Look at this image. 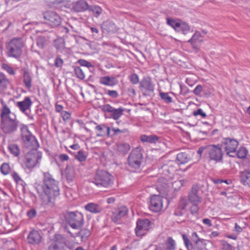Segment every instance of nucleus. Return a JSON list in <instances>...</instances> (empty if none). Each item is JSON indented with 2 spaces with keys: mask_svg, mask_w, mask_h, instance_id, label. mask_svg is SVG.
I'll return each mask as SVG.
<instances>
[{
  "mask_svg": "<svg viewBox=\"0 0 250 250\" xmlns=\"http://www.w3.org/2000/svg\"><path fill=\"white\" fill-rule=\"evenodd\" d=\"M42 189L44 193L42 202L44 205L53 207L56 198L60 195L59 183L49 172H43Z\"/></svg>",
  "mask_w": 250,
  "mask_h": 250,
  "instance_id": "1",
  "label": "nucleus"
},
{
  "mask_svg": "<svg viewBox=\"0 0 250 250\" xmlns=\"http://www.w3.org/2000/svg\"><path fill=\"white\" fill-rule=\"evenodd\" d=\"M0 128L3 133L11 134L15 132L21 125L17 120L16 115L11 113L6 104H3V108L0 113Z\"/></svg>",
  "mask_w": 250,
  "mask_h": 250,
  "instance_id": "2",
  "label": "nucleus"
},
{
  "mask_svg": "<svg viewBox=\"0 0 250 250\" xmlns=\"http://www.w3.org/2000/svg\"><path fill=\"white\" fill-rule=\"evenodd\" d=\"M52 6L58 10L69 13L70 11H85L88 10L89 5L84 0H78L75 3L68 0H55L52 2Z\"/></svg>",
  "mask_w": 250,
  "mask_h": 250,
  "instance_id": "3",
  "label": "nucleus"
},
{
  "mask_svg": "<svg viewBox=\"0 0 250 250\" xmlns=\"http://www.w3.org/2000/svg\"><path fill=\"white\" fill-rule=\"evenodd\" d=\"M20 130L24 146L32 150H37L39 144L35 136L29 131L28 126L21 124Z\"/></svg>",
  "mask_w": 250,
  "mask_h": 250,
  "instance_id": "4",
  "label": "nucleus"
},
{
  "mask_svg": "<svg viewBox=\"0 0 250 250\" xmlns=\"http://www.w3.org/2000/svg\"><path fill=\"white\" fill-rule=\"evenodd\" d=\"M93 183L98 187L107 188L112 185L113 177L105 170L98 169L94 176Z\"/></svg>",
  "mask_w": 250,
  "mask_h": 250,
  "instance_id": "5",
  "label": "nucleus"
},
{
  "mask_svg": "<svg viewBox=\"0 0 250 250\" xmlns=\"http://www.w3.org/2000/svg\"><path fill=\"white\" fill-rule=\"evenodd\" d=\"M207 149V158L208 161H213L215 163L223 161V151L221 145H208Z\"/></svg>",
  "mask_w": 250,
  "mask_h": 250,
  "instance_id": "6",
  "label": "nucleus"
},
{
  "mask_svg": "<svg viewBox=\"0 0 250 250\" xmlns=\"http://www.w3.org/2000/svg\"><path fill=\"white\" fill-rule=\"evenodd\" d=\"M23 46V43L20 39L12 40L6 47L7 56L18 59L21 55Z\"/></svg>",
  "mask_w": 250,
  "mask_h": 250,
  "instance_id": "7",
  "label": "nucleus"
},
{
  "mask_svg": "<svg viewBox=\"0 0 250 250\" xmlns=\"http://www.w3.org/2000/svg\"><path fill=\"white\" fill-rule=\"evenodd\" d=\"M66 248L72 249V247L67 245L66 238L61 234H55L51 241L48 250H66Z\"/></svg>",
  "mask_w": 250,
  "mask_h": 250,
  "instance_id": "8",
  "label": "nucleus"
},
{
  "mask_svg": "<svg viewBox=\"0 0 250 250\" xmlns=\"http://www.w3.org/2000/svg\"><path fill=\"white\" fill-rule=\"evenodd\" d=\"M66 218L68 224L74 229H79L83 224V216L80 212H70Z\"/></svg>",
  "mask_w": 250,
  "mask_h": 250,
  "instance_id": "9",
  "label": "nucleus"
},
{
  "mask_svg": "<svg viewBox=\"0 0 250 250\" xmlns=\"http://www.w3.org/2000/svg\"><path fill=\"white\" fill-rule=\"evenodd\" d=\"M143 160V154L139 148L133 149L128 157V164L130 167L135 169H139Z\"/></svg>",
  "mask_w": 250,
  "mask_h": 250,
  "instance_id": "10",
  "label": "nucleus"
},
{
  "mask_svg": "<svg viewBox=\"0 0 250 250\" xmlns=\"http://www.w3.org/2000/svg\"><path fill=\"white\" fill-rule=\"evenodd\" d=\"M42 159V153L37 150H32L27 153L24 163L27 168L34 167Z\"/></svg>",
  "mask_w": 250,
  "mask_h": 250,
  "instance_id": "11",
  "label": "nucleus"
},
{
  "mask_svg": "<svg viewBox=\"0 0 250 250\" xmlns=\"http://www.w3.org/2000/svg\"><path fill=\"white\" fill-rule=\"evenodd\" d=\"M222 143L225 146L224 149L228 155L230 157H234L231 153H235L239 143L233 138L226 137L222 139Z\"/></svg>",
  "mask_w": 250,
  "mask_h": 250,
  "instance_id": "12",
  "label": "nucleus"
},
{
  "mask_svg": "<svg viewBox=\"0 0 250 250\" xmlns=\"http://www.w3.org/2000/svg\"><path fill=\"white\" fill-rule=\"evenodd\" d=\"M151 222L148 219H139L137 222L135 233L137 236L142 237L146 235L151 228Z\"/></svg>",
  "mask_w": 250,
  "mask_h": 250,
  "instance_id": "13",
  "label": "nucleus"
},
{
  "mask_svg": "<svg viewBox=\"0 0 250 250\" xmlns=\"http://www.w3.org/2000/svg\"><path fill=\"white\" fill-rule=\"evenodd\" d=\"M140 87L146 96H150L154 90V84L149 77L144 78L140 82Z\"/></svg>",
  "mask_w": 250,
  "mask_h": 250,
  "instance_id": "14",
  "label": "nucleus"
},
{
  "mask_svg": "<svg viewBox=\"0 0 250 250\" xmlns=\"http://www.w3.org/2000/svg\"><path fill=\"white\" fill-rule=\"evenodd\" d=\"M163 207L162 198L159 195H153L150 200L149 209L155 212L160 211Z\"/></svg>",
  "mask_w": 250,
  "mask_h": 250,
  "instance_id": "15",
  "label": "nucleus"
},
{
  "mask_svg": "<svg viewBox=\"0 0 250 250\" xmlns=\"http://www.w3.org/2000/svg\"><path fill=\"white\" fill-rule=\"evenodd\" d=\"M200 189L198 185H194L188 194V199L192 203H201L202 198L199 196L198 192Z\"/></svg>",
  "mask_w": 250,
  "mask_h": 250,
  "instance_id": "16",
  "label": "nucleus"
},
{
  "mask_svg": "<svg viewBox=\"0 0 250 250\" xmlns=\"http://www.w3.org/2000/svg\"><path fill=\"white\" fill-rule=\"evenodd\" d=\"M128 212V209L126 207L123 206L119 208L113 212L111 216L112 221L114 222H118L122 218L125 217Z\"/></svg>",
  "mask_w": 250,
  "mask_h": 250,
  "instance_id": "17",
  "label": "nucleus"
},
{
  "mask_svg": "<svg viewBox=\"0 0 250 250\" xmlns=\"http://www.w3.org/2000/svg\"><path fill=\"white\" fill-rule=\"evenodd\" d=\"M32 104V102L29 97H26L22 101L18 102L16 103V106L27 116H28V114L26 113V111L30 108Z\"/></svg>",
  "mask_w": 250,
  "mask_h": 250,
  "instance_id": "18",
  "label": "nucleus"
},
{
  "mask_svg": "<svg viewBox=\"0 0 250 250\" xmlns=\"http://www.w3.org/2000/svg\"><path fill=\"white\" fill-rule=\"evenodd\" d=\"M203 38L200 32L196 31L188 42L191 44L193 48L198 49L203 42Z\"/></svg>",
  "mask_w": 250,
  "mask_h": 250,
  "instance_id": "19",
  "label": "nucleus"
},
{
  "mask_svg": "<svg viewBox=\"0 0 250 250\" xmlns=\"http://www.w3.org/2000/svg\"><path fill=\"white\" fill-rule=\"evenodd\" d=\"M95 129L97 131L96 134L98 137H104L105 135L108 137L110 136V129L109 127L105 124L97 125L95 127Z\"/></svg>",
  "mask_w": 250,
  "mask_h": 250,
  "instance_id": "20",
  "label": "nucleus"
},
{
  "mask_svg": "<svg viewBox=\"0 0 250 250\" xmlns=\"http://www.w3.org/2000/svg\"><path fill=\"white\" fill-rule=\"evenodd\" d=\"M27 240L31 244H38L41 240V236L38 231L32 230L29 234Z\"/></svg>",
  "mask_w": 250,
  "mask_h": 250,
  "instance_id": "21",
  "label": "nucleus"
},
{
  "mask_svg": "<svg viewBox=\"0 0 250 250\" xmlns=\"http://www.w3.org/2000/svg\"><path fill=\"white\" fill-rule=\"evenodd\" d=\"M99 82L101 84L108 86H113L118 83V80L114 77L104 76L100 79Z\"/></svg>",
  "mask_w": 250,
  "mask_h": 250,
  "instance_id": "22",
  "label": "nucleus"
},
{
  "mask_svg": "<svg viewBox=\"0 0 250 250\" xmlns=\"http://www.w3.org/2000/svg\"><path fill=\"white\" fill-rule=\"evenodd\" d=\"M84 208L92 213H99L101 212L103 208L99 205L94 203H89L85 206Z\"/></svg>",
  "mask_w": 250,
  "mask_h": 250,
  "instance_id": "23",
  "label": "nucleus"
},
{
  "mask_svg": "<svg viewBox=\"0 0 250 250\" xmlns=\"http://www.w3.org/2000/svg\"><path fill=\"white\" fill-rule=\"evenodd\" d=\"M176 32L181 33L184 35H186L192 33L193 32V30L187 23L181 21L179 27L178 28Z\"/></svg>",
  "mask_w": 250,
  "mask_h": 250,
  "instance_id": "24",
  "label": "nucleus"
},
{
  "mask_svg": "<svg viewBox=\"0 0 250 250\" xmlns=\"http://www.w3.org/2000/svg\"><path fill=\"white\" fill-rule=\"evenodd\" d=\"M191 159V156L189 152H182L177 155V160L181 164L188 163Z\"/></svg>",
  "mask_w": 250,
  "mask_h": 250,
  "instance_id": "25",
  "label": "nucleus"
},
{
  "mask_svg": "<svg viewBox=\"0 0 250 250\" xmlns=\"http://www.w3.org/2000/svg\"><path fill=\"white\" fill-rule=\"evenodd\" d=\"M22 75L23 81L25 86L29 89L32 87V78L31 75L28 71L24 70Z\"/></svg>",
  "mask_w": 250,
  "mask_h": 250,
  "instance_id": "26",
  "label": "nucleus"
},
{
  "mask_svg": "<svg viewBox=\"0 0 250 250\" xmlns=\"http://www.w3.org/2000/svg\"><path fill=\"white\" fill-rule=\"evenodd\" d=\"M103 30L108 32H114L117 30L115 24L110 21H106L103 22L102 25Z\"/></svg>",
  "mask_w": 250,
  "mask_h": 250,
  "instance_id": "27",
  "label": "nucleus"
},
{
  "mask_svg": "<svg viewBox=\"0 0 250 250\" xmlns=\"http://www.w3.org/2000/svg\"><path fill=\"white\" fill-rule=\"evenodd\" d=\"M44 19L47 21V24L52 27H55L60 25L61 23V17H43Z\"/></svg>",
  "mask_w": 250,
  "mask_h": 250,
  "instance_id": "28",
  "label": "nucleus"
},
{
  "mask_svg": "<svg viewBox=\"0 0 250 250\" xmlns=\"http://www.w3.org/2000/svg\"><path fill=\"white\" fill-rule=\"evenodd\" d=\"M130 149V145L126 143L122 142L117 144V149L123 154H126Z\"/></svg>",
  "mask_w": 250,
  "mask_h": 250,
  "instance_id": "29",
  "label": "nucleus"
},
{
  "mask_svg": "<svg viewBox=\"0 0 250 250\" xmlns=\"http://www.w3.org/2000/svg\"><path fill=\"white\" fill-rule=\"evenodd\" d=\"M181 21L179 19H175L169 17H168L167 19V24L172 27L176 32L178 28L179 27Z\"/></svg>",
  "mask_w": 250,
  "mask_h": 250,
  "instance_id": "30",
  "label": "nucleus"
},
{
  "mask_svg": "<svg viewBox=\"0 0 250 250\" xmlns=\"http://www.w3.org/2000/svg\"><path fill=\"white\" fill-rule=\"evenodd\" d=\"M10 82L2 73H0V92L4 91L9 84Z\"/></svg>",
  "mask_w": 250,
  "mask_h": 250,
  "instance_id": "31",
  "label": "nucleus"
},
{
  "mask_svg": "<svg viewBox=\"0 0 250 250\" xmlns=\"http://www.w3.org/2000/svg\"><path fill=\"white\" fill-rule=\"evenodd\" d=\"M241 181L244 185L250 186V170L246 169L241 172Z\"/></svg>",
  "mask_w": 250,
  "mask_h": 250,
  "instance_id": "32",
  "label": "nucleus"
},
{
  "mask_svg": "<svg viewBox=\"0 0 250 250\" xmlns=\"http://www.w3.org/2000/svg\"><path fill=\"white\" fill-rule=\"evenodd\" d=\"M140 139L143 143H155L158 140V137L155 135H142Z\"/></svg>",
  "mask_w": 250,
  "mask_h": 250,
  "instance_id": "33",
  "label": "nucleus"
},
{
  "mask_svg": "<svg viewBox=\"0 0 250 250\" xmlns=\"http://www.w3.org/2000/svg\"><path fill=\"white\" fill-rule=\"evenodd\" d=\"M65 173L67 179L70 181H72L75 175L74 168L71 166H67L65 169Z\"/></svg>",
  "mask_w": 250,
  "mask_h": 250,
  "instance_id": "34",
  "label": "nucleus"
},
{
  "mask_svg": "<svg viewBox=\"0 0 250 250\" xmlns=\"http://www.w3.org/2000/svg\"><path fill=\"white\" fill-rule=\"evenodd\" d=\"M170 94H173L172 92L170 93ZM159 96L161 99L167 104H170L173 101L172 98L169 96V93L160 92Z\"/></svg>",
  "mask_w": 250,
  "mask_h": 250,
  "instance_id": "35",
  "label": "nucleus"
},
{
  "mask_svg": "<svg viewBox=\"0 0 250 250\" xmlns=\"http://www.w3.org/2000/svg\"><path fill=\"white\" fill-rule=\"evenodd\" d=\"M166 249L167 250H175V242L171 237L167 238L165 243Z\"/></svg>",
  "mask_w": 250,
  "mask_h": 250,
  "instance_id": "36",
  "label": "nucleus"
},
{
  "mask_svg": "<svg viewBox=\"0 0 250 250\" xmlns=\"http://www.w3.org/2000/svg\"><path fill=\"white\" fill-rule=\"evenodd\" d=\"M48 40L46 37L39 36L37 39V45L40 49H43L47 44Z\"/></svg>",
  "mask_w": 250,
  "mask_h": 250,
  "instance_id": "37",
  "label": "nucleus"
},
{
  "mask_svg": "<svg viewBox=\"0 0 250 250\" xmlns=\"http://www.w3.org/2000/svg\"><path fill=\"white\" fill-rule=\"evenodd\" d=\"M8 149L14 156L18 157L20 154V149L18 146L15 144H10L8 146Z\"/></svg>",
  "mask_w": 250,
  "mask_h": 250,
  "instance_id": "38",
  "label": "nucleus"
},
{
  "mask_svg": "<svg viewBox=\"0 0 250 250\" xmlns=\"http://www.w3.org/2000/svg\"><path fill=\"white\" fill-rule=\"evenodd\" d=\"M124 111L125 109L123 108H115L112 113L111 114V116L114 120H117L123 114Z\"/></svg>",
  "mask_w": 250,
  "mask_h": 250,
  "instance_id": "39",
  "label": "nucleus"
},
{
  "mask_svg": "<svg viewBox=\"0 0 250 250\" xmlns=\"http://www.w3.org/2000/svg\"><path fill=\"white\" fill-rule=\"evenodd\" d=\"M205 243L204 239H200L194 243L193 250H204L205 249Z\"/></svg>",
  "mask_w": 250,
  "mask_h": 250,
  "instance_id": "40",
  "label": "nucleus"
},
{
  "mask_svg": "<svg viewBox=\"0 0 250 250\" xmlns=\"http://www.w3.org/2000/svg\"><path fill=\"white\" fill-rule=\"evenodd\" d=\"M165 181V179L164 178L160 179L159 180V181L158 182V185H157L158 190L159 191L160 193L162 194H164V193L165 192L167 188V185L166 183H164V185L160 186L159 183H161V182H163Z\"/></svg>",
  "mask_w": 250,
  "mask_h": 250,
  "instance_id": "41",
  "label": "nucleus"
},
{
  "mask_svg": "<svg viewBox=\"0 0 250 250\" xmlns=\"http://www.w3.org/2000/svg\"><path fill=\"white\" fill-rule=\"evenodd\" d=\"M183 239L184 240V244L186 246L188 250H193V245L190 241L188 237L186 234L182 235Z\"/></svg>",
  "mask_w": 250,
  "mask_h": 250,
  "instance_id": "42",
  "label": "nucleus"
},
{
  "mask_svg": "<svg viewBox=\"0 0 250 250\" xmlns=\"http://www.w3.org/2000/svg\"><path fill=\"white\" fill-rule=\"evenodd\" d=\"M88 10L92 11L94 14H96L98 15H100L102 12L101 7L96 5H89Z\"/></svg>",
  "mask_w": 250,
  "mask_h": 250,
  "instance_id": "43",
  "label": "nucleus"
},
{
  "mask_svg": "<svg viewBox=\"0 0 250 250\" xmlns=\"http://www.w3.org/2000/svg\"><path fill=\"white\" fill-rule=\"evenodd\" d=\"M111 130L114 132L113 135H119L122 134L128 135L129 133L128 130L126 128L121 129L118 128H112Z\"/></svg>",
  "mask_w": 250,
  "mask_h": 250,
  "instance_id": "44",
  "label": "nucleus"
},
{
  "mask_svg": "<svg viewBox=\"0 0 250 250\" xmlns=\"http://www.w3.org/2000/svg\"><path fill=\"white\" fill-rule=\"evenodd\" d=\"M247 153V149L244 147H241L237 152L236 155L238 158L240 159H244L246 157Z\"/></svg>",
  "mask_w": 250,
  "mask_h": 250,
  "instance_id": "45",
  "label": "nucleus"
},
{
  "mask_svg": "<svg viewBox=\"0 0 250 250\" xmlns=\"http://www.w3.org/2000/svg\"><path fill=\"white\" fill-rule=\"evenodd\" d=\"M74 72L75 74L76 75L77 77L79 78L80 79L83 80L85 78V75L83 70L78 66H76L74 67Z\"/></svg>",
  "mask_w": 250,
  "mask_h": 250,
  "instance_id": "46",
  "label": "nucleus"
},
{
  "mask_svg": "<svg viewBox=\"0 0 250 250\" xmlns=\"http://www.w3.org/2000/svg\"><path fill=\"white\" fill-rule=\"evenodd\" d=\"M188 205V202L186 198H182L179 202L178 207L183 209L186 212V208Z\"/></svg>",
  "mask_w": 250,
  "mask_h": 250,
  "instance_id": "47",
  "label": "nucleus"
},
{
  "mask_svg": "<svg viewBox=\"0 0 250 250\" xmlns=\"http://www.w3.org/2000/svg\"><path fill=\"white\" fill-rule=\"evenodd\" d=\"M86 157L87 156L85 154V152L82 150L79 151L77 154L76 155V158L80 162L84 161Z\"/></svg>",
  "mask_w": 250,
  "mask_h": 250,
  "instance_id": "48",
  "label": "nucleus"
},
{
  "mask_svg": "<svg viewBox=\"0 0 250 250\" xmlns=\"http://www.w3.org/2000/svg\"><path fill=\"white\" fill-rule=\"evenodd\" d=\"M2 68L11 75H14L15 74V72L13 68L7 63H3Z\"/></svg>",
  "mask_w": 250,
  "mask_h": 250,
  "instance_id": "49",
  "label": "nucleus"
},
{
  "mask_svg": "<svg viewBox=\"0 0 250 250\" xmlns=\"http://www.w3.org/2000/svg\"><path fill=\"white\" fill-rule=\"evenodd\" d=\"M0 171L4 175H6L9 173L10 171V167L7 163H3L0 167Z\"/></svg>",
  "mask_w": 250,
  "mask_h": 250,
  "instance_id": "50",
  "label": "nucleus"
},
{
  "mask_svg": "<svg viewBox=\"0 0 250 250\" xmlns=\"http://www.w3.org/2000/svg\"><path fill=\"white\" fill-rule=\"evenodd\" d=\"M101 108L104 112H109V113H111V114L112 113L114 110L115 109V108H114L113 107H112L109 104H106L103 105L101 107Z\"/></svg>",
  "mask_w": 250,
  "mask_h": 250,
  "instance_id": "51",
  "label": "nucleus"
},
{
  "mask_svg": "<svg viewBox=\"0 0 250 250\" xmlns=\"http://www.w3.org/2000/svg\"><path fill=\"white\" fill-rule=\"evenodd\" d=\"M198 203H193L190 208V212L192 214L194 215L197 214L199 210Z\"/></svg>",
  "mask_w": 250,
  "mask_h": 250,
  "instance_id": "52",
  "label": "nucleus"
},
{
  "mask_svg": "<svg viewBox=\"0 0 250 250\" xmlns=\"http://www.w3.org/2000/svg\"><path fill=\"white\" fill-rule=\"evenodd\" d=\"M130 82L134 84L138 83L139 82V77L137 74L134 73L129 77Z\"/></svg>",
  "mask_w": 250,
  "mask_h": 250,
  "instance_id": "53",
  "label": "nucleus"
},
{
  "mask_svg": "<svg viewBox=\"0 0 250 250\" xmlns=\"http://www.w3.org/2000/svg\"><path fill=\"white\" fill-rule=\"evenodd\" d=\"M77 62L79 63L81 65L85 66L88 68L92 67V65L90 62H88L87 61L83 59H80Z\"/></svg>",
  "mask_w": 250,
  "mask_h": 250,
  "instance_id": "54",
  "label": "nucleus"
},
{
  "mask_svg": "<svg viewBox=\"0 0 250 250\" xmlns=\"http://www.w3.org/2000/svg\"><path fill=\"white\" fill-rule=\"evenodd\" d=\"M203 91V87L201 85H197L193 91V93L196 96H199Z\"/></svg>",
  "mask_w": 250,
  "mask_h": 250,
  "instance_id": "55",
  "label": "nucleus"
},
{
  "mask_svg": "<svg viewBox=\"0 0 250 250\" xmlns=\"http://www.w3.org/2000/svg\"><path fill=\"white\" fill-rule=\"evenodd\" d=\"M106 93L113 98H116L119 96L118 92L116 90H108Z\"/></svg>",
  "mask_w": 250,
  "mask_h": 250,
  "instance_id": "56",
  "label": "nucleus"
},
{
  "mask_svg": "<svg viewBox=\"0 0 250 250\" xmlns=\"http://www.w3.org/2000/svg\"><path fill=\"white\" fill-rule=\"evenodd\" d=\"M37 215V211L34 208L29 210L27 212V215L29 218H34Z\"/></svg>",
  "mask_w": 250,
  "mask_h": 250,
  "instance_id": "57",
  "label": "nucleus"
},
{
  "mask_svg": "<svg viewBox=\"0 0 250 250\" xmlns=\"http://www.w3.org/2000/svg\"><path fill=\"white\" fill-rule=\"evenodd\" d=\"M193 114L194 116L200 115L203 118L207 117L206 114L204 112L203 110L201 108H199L196 111H194Z\"/></svg>",
  "mask_w": 250,
  "mask_h": 250,
  "instance_id": "58",
  "label": "nucleus"
},
{
  "mask_svg": "<svg viewBox=\"0 0 250 250\" xmlns=\"http://www.w3.org/2000/svg\"><path fill=\"white\" fill-rule=\"evenodd\" d=\"M12 176L16 183H20V182H22V180L17 173L14 172L12 174Z\"/></svg>",
  "mask_w": 250,
  "mask_h": 250,
  "instance_id": "59",
  "label": "nucleus"
},
{
  "mask_svg": "<svg viewBox=\"0 0 250 250\" xmlns=\"http://www.w3.org/2000/svg\"><path fill=\"white\" fill-rule=\"evenodd\" d=\"M208 147V145L206 146H202L199 147L197 151V153L199 155H200V156H201L203 152H204L205 156L207 157V149H207Z\"/></svg>",
  "mask_w": 250,
  "mask_h": 250,
  "instance_id": "60",
  "label": "nucleus"
},
{
  "mask_svg": "<svg viewBox=\"0 0 250 250\" xmlns=\"http://www.w3.org/2000/svg\"><path fill=\"white\" fill-rule=\"evenodd\" d=\"M185 211L179 207H177L174 210V214L177 216H181L184 214Z\"/></svg>",
  "mask_w": 250,
  "mask_h": 250,
  "instance_id": "61",
  "label": "nucleus"
},
{
  "mask_svg": "<svg viewBox=\"0 0 250 250\" xmlns=\"http://www.w3.org/2000/svg\"><path fill=\"white\" fill-rule=\"evenodd\" d=\"M63 60L60 57H57L55 59V65L56 67H61L63 64Z\"/></svg>",
  "mask_w": 250,
  "mask_h": 250,
  "instance_id": "62",
  "label": "nucleus"
},
{
  "mask_svg": "<svg viewBox=\"0 0 250 250\" xmlns=\"http://www.w3.org/2000/svg\"><path fill=\"white\" fill-rule=\"evenodd\" d=\"M61 115L64 121L68 120L69 119H70L71 116L70 114L69 113L65 111H62L61 113Z\"/></svg>",
  "mask_w": 250,
  "mask_h": 250,
  "instance_id": "63",
  "label": "nucleus"
},
{
  "mask_svg": "<svg viewBox=\"0 0 250 250\" xmlns=\"http://www.w3.org/2000/svg\"><path fill=\"white\" fill-rule=\"evenodd\" d=\"M59 159L62 162L68 160L69 157L67 154H61L59 156Z\"/></svg>",
  "mask_w": 250,
  "mask_h": 250,
  "instance_id": "64",
  "label": "nucleus"
}]
</instances>
